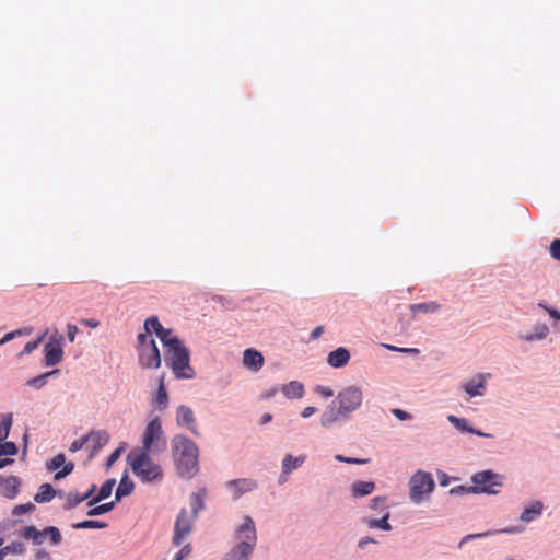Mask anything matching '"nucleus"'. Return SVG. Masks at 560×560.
Wrapping results in <instances>:
<instances>
[{"label": "nucleus", "instance_id": "1", "mask_svg": "<svg viewBox=\"0 0 560 560\" xmlns=\"http://www.w3.org/2000/svg\"><path fill=\"white\" fill-rule=\"evenodd\" d=\"M363 401L362 389L358 386H348L341 389L336 399L320 416V424L330 428L337 422L346 421L350 415L357 411Z\"/></svg>", "mask_w": 560, "mask_h": 560}, {"label": "nucleus", "instance_id": "2", "mask_svg": "<svg viewBox=\"0 0 560 560\" xmlns=\"http://www.w3.org/2000/svg\"><path fill=\"white\" fill-rule=\"evenodd\" d=\"M173 455L180 476L191 478L198 471V447L184 435H175L172 440Z\"/></svg>", "mask_w": 560, "mask_h": 560}, {"label": "nucleus", "instance_id": "3", "mask_svg": "<svg viewBox=\"0 0 560 560\" xmlns=\"http://www.w3.org/2000/svg\"><path fill=\"white\" fill-rule=\"evenodd\" d=\"M237 544L226 553L224 560H249L257 542L255 523L246 516L235 533Z\"/></svg>", "mask_w": 560, "mask_h": 560}, {"label": "nucleus", "instance_id": "4", "mask_svg": "<svg viewBox=\"0 0 560 560\" xmlns=\"http://www.w3.org/2000/svg\"><path fill=\"white\" fill-rule=\"evenodd\" d=\"M165 363L176 378L191 380L195 377V370L190 365V352L184 343L166 349Z\"/></svg>", "mask_w": 560, "mask_h": 560}, {"label": "nucleus", "instance_id": "5", "mask_svg": "<svg viewBox=\"0 0 560 560\" xmlns=\"http://www.w3.org/2000/svg\"><path fill=\"white\" fill-rule=\"evenodd\" d=\"M128 460L135 475L143 482H152L162 479V468L150 458V454L132 451L128 455Z\"/></svg>", "mask_w": 560, "mask_h": 560}, {"label": "nucleus", "instance_id": "6", "mask_svg": "<svg viewBox=\"0 0 560 560\" xmlns=\"http://www.w3.org/2000/svg\"><path fill=\"white\" fill-rule=\"evenodd\" d=\"M138 361L142 369L153 370L161 366V354L156 342L148 334L138 335Z\"/></svg>", "mask_w": 560, "mask_h": 560}, {"label": "nucleus", "instance_id": "7", "mask_svg": "<svg viewBox=\"0 0 560 560\" xmlns=\"http://www.w3.org/2000/svg\"><path fill=\"white\" fill-rule=\"evenodd\" d=\"M471 481L474 483L472 487L465 489L464 487H458L457 489H452V493L457 492H474V493H490L495 494L499 492L497 487L500 488L502 486L501 476L491 471L483 470L475 474L471 477Z\"/></svg>", "mask_w": 560, "mask_h": 560}, {"label": "nucleus", "instance_id": "8", "mask_svg": "<svg viewBox=\"0 0 560 560\" xmlns=\"http://www.w3.org/2000/svg\"><path fill=\"white\" fill-rule=\"evenodd\" d=\"M166 448L161 420L155 417L145 427L142 436V450L139 453H159Z\"/></svg>", "mask_w": 560, "mask_h": 560}, {"label": "nucleus", "instance_id": "9", "mask_svg": "<svg viewBox=\"0 0 560 560\" xmlns=\"http://www.w3.org/2000/svg\"><path fill=\"white\" fill-rule=\"evenodd\" d=\"M410 500L415 503H421L428 499L434 489V480L430 472L417 470L409 481Z\"/></svg>", "mask_w": 560, "mask_h": 560}, {"label": "nucleus", "instance_id": "10", "mask_svg": "<svg viewBox=\"0 0 560 560\" xmlns=\"http://www.w3.org/2000/svg\"><path fill=\"white\" fill-rule=\"evenodd\" d=\"M20 535L31 540L34 545H42L47 536H49L52 544H60L62 537L59 529L55 526H48L43 530L37 529L35 526L30 525L21 529Z\"/></svg>", "mask_w": 560, "mask_h": 560}, {"label": "nucleus", "instance_id": "11", "mask_svg": "<svg viewBox=\"0 0 560 560\" xmlns=\"http://www.w3.org/2000/svg\"><path fill=\"white\" fill-rule=\"evenodd\" d=\"M196 518V515L189 513L186 509H182L174 526L172 540L175 546H180L184 539L191 533Z\"/></svg>", "mask_w": 560, "mask_h": 560}, {"label": "nucleus", "instance_id": "12", "mask_svg": "<svg viewBox=\"0 0 560 560\" xmlns=\"http://www.w3.org/2000/svg\"><path fill=\"white\" fill-rule=\"evenodd\" d=\"M63 338L62 336L51 337L49 342H47L44 347L45 352V364L47 366H52L58 364L63 357V350L61 347Z\"/></svg>", "mask_w": 560, "mask_h": 560}, {"label": "nucleus", "instance_id": "13", "mask_svg": "<svg viewBox=\"0 0 560 560\" xmlns=\"http://www.w3.org/2000/svg\"><path fill=\"white\" fill-rule=\"evenodd\" d=\"M176 421H177V424H179V425H182V424L186 425L192 434H195V435L199 434L197 427H196L195 415L190 407L185 406V405L178 406L176 409Z\"/></svg>", "mask_w": 560, "mask_h": 560}, {"label": "nucleus", "instance_id": "14", "mask_svg": "<svg viewBox=\"0 0 560 560\" xmlns=\"http://www.w3.org/2000/svg\"><path fill=\"white\" fill-rule=\"evenodd\" d=\"M21 483L22 481L18 476H0V491L7 499L12 500L19 494Z\"/></svg>", "mask_w": 560, "mask_h": 560}, {"label": "nucleus", "instance_id": "15", "mask_svg": "<svg viewBox=\"0 0 560 560\" xmlns=\"http://www.w3.org/2000/svg\"><path fill=\"white\" fill-rule=\"evenodd\" d=\"M61 466H63L62 470L57 471L55 474L56 480H60V479L65 478L66 476L70 475L74 469V465L72 463L66 464V457L63 454L56 455L49 463L48 469L51 471H55L58 468H60Z\"/></svg>", "mask_w": 560, "mask_h": 560}, {"label": "nucleus", "instance_id": "16", "mask_svg": "<svg viewBox=\"0 0 560 560\" xmlns=\"http://www.w3.org/2000/svg\"><path fill=\"white\" fill-rule=\"evenodd\" d=\"M89 442H91V453L89 458L92 459L100 450L109 441V434L104 430L92 431L88 434Z\"/></svg>", "mask_w": 560, "mask_h": 560}, {"label": "nucleus", "instance_id": "17", "mask_svg": "<svg viewBox=\"0 0 560 560\" xmlns=\"http://www.w3.org/2000/svg\"><path fill=\"white\" fill-rule=\"evenodd\" d=\"M264 357L262 354L255 349H246L243 354V364L254 371H259L264 365Z\"/></svg>", "mask_w": 560, "mask_h": 560}, {"label": "nucleus", "instance_id": "18", "mask_svg": "<svg viewBox=\"0 0 560 560\" xmlns=\"http://www.w3.org/2000/svg\"><path fill=\"white\" fill-rule=\"evenodd\" d=\"M350 360V352L343 347H339L331 351L327 357V363L336 369L342 368L348 364Z\"/></svg>", "mask_w": 560, "mask_h": 560}, {"label": "nucleus", "instance_id": "19", "mask_svg": "<svg viewBox=\"0 0 560 560\" xmlns=\"http://www.w3.org/2000/svg\"><path fill=\"white\" fill-rule=\"evenodd\" d=\"M305 456L293 457L291 454L284 456L282 460V474L280 476V482L287 481V476L294 469L299 468L304 462Z\"/></svg>", "mask_w": 560, "mask_h": 560}, {"label": "nucleus", "instance_id": "20", "mask_svg": "<svg viewBox=\"0 0 560 560\" xmlns=\"http://www.w3.org/2000/svg\"><path fill=\"white\" fill-rule=\"evenodd\" d=\"M464 390L470 396H482L486 389V380L482 374L477 375L471 381L463 385Z\"/></svg>", "mask_w": 560, "mask_h": 560}, {"label": "nucleus", "instance_id": "21", "mask_svg": "<svg viewBox=\"0 0 560 560\" xmlns=\"http://www.w3.org/2000/svg\"><path fill=\"white\" fill-rule=\"evenodd\" d=\"M281 392L289 398H302L304 395V386L298 381H291L288 384L282 385Z\"/></svg>", "mask_w": 560, "mask_h": 560}, {"label": "nucleus", "instance_id": "22", "mask_svg": "<svg viewBox=\"0 0 560 560\" xmlns=\"http://www.w3.org/2000/svg\"><path fill=\"white\" fill-rule=\"evenodd\" d=\"M375 489L373 481H355L351 485V494L353 498H360L371 494Z\"/></svg>", "mask_w": 560, "mask_h": 560}, {"label": "nucleus", "instance_id": "23", "mask_svg": "<svg viewBox=\"0 0 560 560\" xmlns=\"http://www.w3.org/2000/svg\"><path fill=\"white\" fill-rule=\"evenodd\" d=\"M168 404V396L164 384V375L159 378V386L154 399V406L159 410H164Z\"/></svg>", "mask_w": 560, "mask_h": 560}, {"label": "nucleus", "instance_id": "24", "mask_svg": "<svg viewBox=\"0 0 560 560\" xmlns=\"http://www.w3.org/2000/svg\"><path fill=\"white\" fill-rule=\"evenodd\" d=\"M56 494L57 491L50 483H43L34 495V501L37 503H47L50 502Z\"/></svg>", "mask_w": 560, "mask_h": 560}, {"label": "nucleus", "instance_id": "25", "mask_svg": "<svg viewBox=\"0 0 560 560\" xmlns=\"http://www.w3.org/2000/svg\"><path fill=\"white\" fill-rule=\"evenodd\" d=\"M115 483H116V480H115V479H108V480H106V481L102 485V487H101V489H100V491H98L97 495H96V497H94V498H92V499L89 501V503H88V504H89L90 506H92V505H94L95 503L101 502V501H103V500L107 499V498L112 494V491H113V488H114Z\"/></svg>", "mask_w": 560, "mask_h": 560}, {"label": "nucleus", "instance_id": "26", "mask_svg": "<svg viewBox=\"0 0 560 560\" xmlns=\"http://www.w3.org/2000/svg\"><path fill=\"white\" fill-rule=\"evenodd\" d=\"M158 337L166 349H172L173 347H177L183 343L182 340L174 336L172 330L167 328H163Z\"/></svg>", "mask_w": 560, "mask_h": 560}, {"label": "nucleus", "instance_id": "27", "mask_svg": "<svg viewBox=\"0 0 560 560\" xmlns=\"http://www.w3.org/2000/svg\"><path fill=\"white\" fill-rule=\"evenodd\" d=\"M205 495H206L205 490H200L199 492L192 493L190 495V500H189L190 511H188L189 513H191L196 516L198 515L199 511H201L205 508V502H203Z\"/></svg>", "mask_w": 560, "mask_h": 560}, {"label": "nucleus", "instance_id": "28", "mask_svg": "<svg viewBox=\"0 0 560 560\" xmlns=\"http://www.w3.org/2000/svg\"><path fill=\"white\" fill-rule=\"evenodd\" d=\"M409 308L413 315L417 314L418 312L436 313L438 311H440L441 305L438 304L436 302L431 301V302L411 304Z\"/></svg>", "mask_w": 560, "mask_h": 560}, {"label": "nucleus", "instance_id": "29", "mask_svg": "<svg viewBox=\"0 0 560 560\" xmlns=\"http://www.w3.org/2000/svg\"><path fill=\"white\" fill-rule=\"evenodd\" d=\"M13 423L12 413H2L0 417V442H3L9 436Z\"/></svg>", "mask_w": 560, "mask_h": 560}, {"label": "nucleus", "instance_id": "30", "mask_svg": "<svg viewBox=\"0 0 560 560\" xmlns=\"http://www.w3.org/2000/svg\"><path fill=\"white\" fill-rule=\"evenodd\" d=\"M133 482L128 480L127 478H122L117 487L115 493V501H120L121 498L129 495L133 490Z\"/></svg>", "mask_w": 560, "mask_h": 560}, {"label": "nucleus", "instance_id": "31", "mask_svg": "<svg viewBox=\"0 0 560 560\" xmlns=\"http://www.w3.org/2000/svg\"><path fill=\"white\" fill-rule=\"evenodd\" d=\"M542 512V504L535 502L532 506L526 508L521 514L520 518L523 522H530Z\"/></svg>", "mask_w": 560, "mask_h": 560}, {"label": "nucleus", "instance_id": "32", "mask_svg": "<svg viewBox=\"0 0 560 560\" xmlns=\"http://www.w3.org/2000/svg\"><path fill=\"white\" fill-rule=\"evenodd\" d=\"M549 329L546 325H537L534 332L522 336L521 338L525 341L542 340L546 338Z\"/></svg>", "mask_w": 560, "mask_h": 560}, {"label": "nucleus", "instance_id": "33", "mask_svg": "<svg viewBox=\"0 0 560 560\" xmlns=\"http://www.w3.org/2000/svg\"><path fill=\"white\" fill-rule=\"evenodd\" d=\"M89 500V494H80L78 492H71L66 498V503L63 505L65 510H72L81 502Z\"/></svg>", "mask_w": 560, "mask_h": 560}, {"label": "nucleus", "instance_id": "34", "mask_svg": "<svg viewBox=\"0 0 560 560\" xmlns=\"http://www.w3.org/2000/svg\"><path fill=\"white\" fill-rule=\"evenodd\" d=\"M33 330H34L33 327L28 326V327H23V328L10 331V332L5 334L2 339H0V345H4V343L13 340L16 337L28 336L33 332Z\"/></svg>", "mask_w": 560, "mask_h": 560}, {"label": "nucleus", "instance_id": "35", "mask_svg": "<svg viewBox=\"0 0 560 560\" xmlns=\"http://www.w3.org/2000/svg\"><path fill=\"white\" fill-rule=\"evenodd\" d=\"M58 373V370H52L50 372H46L44 374H40L36 377L30 378L26 384L34 388H42L47 383V378L51 376L52 374Z\"/></svg>", "mask_w": 560, "mask_h": 560}, {"label": "nucleus", "instance_id": "36", "mask_svg": "<svg viewBox=\"0 0 560 560\" xmlns=\"http://www.w3.org/2000/svg\"><path fill=\"white\" fill-rule=\"evenodd\" d=\"M163 328L156 316H151L144 322V334H148V336H150L152 331L158 336Z\"/></svg>", "mask_w": 560, "mask_h": 560}, {"label": "nucleus", "instance_id": "37", "mask_svg": "<svg viewBox=\"0 0 560 560\" xmlns=\"http://www.w3.org/2000/svg\"><path fill=\"white\" fill-rule=\"evenodd\" d=\"M447 420H448V421H450V422H451V423H452V424H453L457 430H459V431H462V432H468V433L474 432V428L469 427V425L467 424L466 419H464V418H458V417H456V416L451 415V416H448V417H447Z\"/></svg>", "mask_w": 560, "mask_h": 560}, {"label": "nucleus", "instance_id": "38", "mask_svg": "<svg viewBox=\"0 0 560 560\" xmlns=\"http://www.w3.org/2000/svg\"><path fill=\"white\" fill-rule=\"evenodd\" d=\"M389 513L387 512L382 518L380 520H370L368 522L369 527L371 528H380L383 530H390L392 525L388 523Z\"/></svg>", "mask_w": 560, "mask_h": 560}, {"label": "nucleus", "instance_id": "39", "mask_svg": "<svg viewBox=\"0 0 560 560\" xmlns=\"http://www.w3.org/2000/svg\"><path fill=\"white\" fill-rule=\"evenodd\" d=\"M116 504V501L107 502L97 506H94L88 511L89 516H96L110 512Z\"/></svg>", "mask_w": 560, "mask_h": 560}, {"label": "nucleus", "instance_id": "40", "mask_svg": "<svg viewBox=\"0 0 560 560\" xmlns=\"http://www.w3.org/2000/svg\"><path fill=\"white\" fill-rule=\"evenodd\" d=\"M230 487H240L238 492H245L256 487V482L252 479L233 480L229 482Z\"/></svg>", "mask_w": 560, "mask_h": 560}, {"label": "nucleus", "instance_id": "41", "mask_svg": "<svg viewBox=\"0 0 560 560\" xmlns=\"http://www.w3.org/2000/svg\"><path fill=\"white\" fill-rule=\"evenodd\" d=\"M72 527L75 529L105 528L107 527V524L100 521L89 520L73 524Z\"/></svg>", "mask_w": 560, "mask_h": 560}, {"label": "nucleus", "instance_id": "42", "mask_svg": "<svg viewBox=\"0 0 560 560\" xmlns=\"http://www.w3.org/2000/svg\"><path fill=\"white\" fill-rule=\"evenodd\" d=\"M18 453V446L13 442H0V456H14Z\"/></svg>", "mask_w": 560, "mask_h": 560}, {"label": "nucleus", "instance_id": "43", "mask_svg": "<svg viewBox=\"0 0 560 560\" xmlns=\"http://www.w3.org/2000/svg\"><path fill=\"white\" fill-rule=\"evenodd\" d=\"M35 509H36V506L32 502H27V503H24V504H19V505L13 508L12 515L13 516H20V515L25 514V513H31V512L35 511Z\"/></svg>", "mask_w": 560, "mask_h": 560}, {"label": "nucleus", "instance_id": "44", "mask_svg": "<svg viewBox=\"0 0 560 560\" xmlns=\"http://www.w3.org/2000/svg\"><path fill=\"white\" fill-rule=\"evenodd\" d=\"M44 338H45V334L43 336L38 337L34 341H28L24 346L21 354H30V353H32L34 350H36L39 347V345L43 342Z\"/></svg>", "mask_w": 560, "mask_h": 560}, {"label": "nucleus", "instance_id": "45", "mask_svg": "<svg viewBox=\"0 0 560 560\" xmlns=\"http://www.w3.org/2000/svg\"><path fill=\"white\" fill-rule=\"evenodd\" d=\"M8 553L23 555L25 552V547L22 542L14 541L4 547Z\"/></svg>", "mask_w": 560, "mask_h": 560}, {"label": "nucleus", "instance_id": "46", "mask_svg": "<svg viewBox=\"0 0 560 560\" xmlns=\"http://www.w3.org/2000/svg\"><path fill=\"white\" fill-rule=\"evenodd\" d=\"M89 442V438H88V434L84 435V436H81L80 439L78 440H74L71 445H70V452L74 453V452H78L80 450H82L84 447V445Z\"/></svg>", "mask_w": 560, "mask_h": 560}, {"label": "nucleus", "instance_id": "47", "mask_svg": "<svg viewBox=\"0 0 560 560\" xmlns=\"http://www.w3.org/2000/svg\"><path fill=\"white\" fill-rule=\"evenodd\" d=\"M550 255L553 259L560 261V240H553L550 244Z\"/></svg>", "mask_w": 560, "mask_h": 560}, {"label": "nucleus", "instance_id": "48", "mask_svg": "<svg viewBox=\"0 0 560 560\" xmlns=\"http://www.w3.org/2000/svg\"><path fill=\"white\" fill-rule=\"evenodd\" d=\"M335 458L338 462L347 463V464H366L369 462V459L351 458V457H346L343 455H336Z\"/></svg>", "mask_w": 560, "mask_h": 560}, {"label": "nucleus", "instance_id": "49", "mask_svg": "<svg viewBox=\"0 0 560 560\" xmlns=\"http://www.w3.org/2000/svg\"><path fill=\"white\" fill-rule=\"evenodd\" d=\"M493 533L492 532H485V533H478V534H469V535H466L462 541L459 542V546H462L464 542L468 541V540H471V539H475V538H482V537H487L489 535H492Z\"/></svg>", "mask_w": 560, "mask_h": 560}, {"label": "nucleus", "instance_id": "50", "mask_svg": "<svg viewBox=\"0 0 560 560\" xmlns=\"http://www.w3.org/2000/svg\"><path fill=\"white\" fill-rule=\"evenodd\" d=\"M191 552V545L186 544L183 546V548L176 553L174 560H183L185 557H187Z\"/></svg>", "mask_w": 560, "mask_h": 560}, {"label": "nucleus", "instance_id": "51", "mask_svg": "<svg viewBox=\"0 0 560 560\" xmlns=\"http://www.w3.org/2000/svg\"><path fill=\"white\" fill-rule=\"evenodd\" d=\"M279 392V388L277 386H273L272 388L270 389H267V390H264L261 394H260V399L261 400H269L271 399L273 396H276V394Z\"/></svg>", "mask_w": 560, "mask_h": 560}, {"label": "nucleus", "instance_id": "52", "mask_svg": "<svg viewBox=\"0 0 560 560\" xmlns=\"http://www.w3.org/2000/svg\"><path fill=\"white\" fill-rule=\"evenodd\" d=\"M78 331H79V329L75 325H73V324L67 325V336H68V339L70 342L74 341Z\"/></svg>", "mask_w": 560, "mask_h": 560}, {"label": "nucleus", "instance_id": "53", "mask_svg": "<svg viewBox=\"0 0 560 560\" xmlns=\"http://www.w3.org/2000/svg\"><path fill=\"white\" fill-rule=\"evenodd\" d=\"M121 451L122 448L119 447L109 455L106 463L107 468L112 467L114 463L120 457Z\"/></svg>", "mask_w": 560, "mask_h": 560}, {"label": "nucleus", "instance_id": "54", "mask_svg": "<svg viewBox=\"0 0 560 560\" xmlns=\"http://www.w3.org/2000/svg\"><path fill=\"white\" fill-rule=\"evenodd\" d=\"M393 415L398 418L399 420L404 421V420H409L411 418V415L408 413L407 411L405 410H401V409H398V408H395L392 410Z\"/></svg>", "mask_w": 560, "mask_h": 560}, {"label": "nucleus", "instance_id": "55", "mask_svg": "<svg viewBox=\"0 0 560 560\" xmlns=\"http://www.w3.org/2000/svg\"><path fill=\"white\" fill-rule=\"evenodd\" d=\"M384 504H385V498H382V497H375V498L371 501V509H373V510L383 509V508H384Z\"/></svg>", "mask_w": 560, "mask_h": 560}, {"label": "nucleus", "instance_id": "56", "mask_svg": "<svg viewBox=\"0 0 560 560\" xmlns=\"http://www.w3.org/2000/svg\"><path fill=\"white\" fill-rule=\"evenodd\" d=\"M316 392L325 398L331 397L334 395V392L326 386H317Z\"/></svg>", "mask_w": 560, "mask_h": 560}, {"label": "nucleus", "instance_id": "57", "mask_svg": "<svg viewBox=\"0 0 560 560\" xmlns=\"http://www.w3.org/2000/svg\"><path fill=\"white\" fill-rule=\"evenodd\" d=\"M386 347L389 350L405 352V353H410V352L418 353L419 352V350L415 349V348H398L395 346H386Z\"/></svg>", "mask_w": 560, "mask_h": 560}, {"label": "nucleus", "instance_id": "58", "mask_svg": "<svg viewBox=\"0 0 560 560\" xmlns=\"http://www.w3.org/2000/svg\"><path fill=\"white\" fill-rule=\"evenodd\" d=\"M323 326H317L313 329V331L311 332V338L313 340L315 339H318L320 337V335L323 334Z\"/></svg>", "mask_w": 560, "mask_h": 560}, {"label": "nucleus", "instance_id": "59", "mask_svg": "<svg viewBox=\"0 0 560 560\" xmlns=\"http://www.w3.org/2000/svg\"><path fill=\"white\" fill-rule=\"evenodd\" d=\"M316 411V408L315 407H312V406H308V407H305L302 411V417L303 418H308L311 417L313 413H315Z\"/></svg>", "mask_w": 560, "mask_h": 560}, {"label": "nucleus", "instance_id": "60", "mask_svg": "<svg viewBox=\"0 0 560 560\" xmlns=\"http://www.w3.org/2000/svg\"><path fill=\"white\" fill-rule=\"evenodd\" d=\"M370 542H374V539L372 537H370V536L362 537L359 540V547L364 548Z\"/></svg>", "mask_w": 560, "mask_h": 560}, {"label": "nucleus", "instance_id": "61", "mask_svg": "<svg viewBox=\"0 0 560 560\" xmlns=\"http://www.w3.org/2000/svg\"><path fill=\"white\" fill-rule=\"evenodd\" d=\"M546 310L548 311L549 315L552 317V318H556V319H560V313L555 310V308H547Z\"/></svg>", "mask_w": 560, "mask_h": 560}, {"label": "nucleus", "instance_id": "62", "mask_svg": "<svg viewBox=\"0 0 560 560\" xmlns=\"http://www.w3.org/2000/svg\"><path fill=\"white\" fill-rule=\"evenodd\" d=\"M272 420V416L270 413H265L261 418L260 424H267Z\"/></svg>", "mask_w": 560, "mask_h": 560}, {"label": "nucleus", "instance_id": "63", "mask_svg": "<svg viewBox=\"0 0 560 560\" xmlns=\"http://www.w3.org/2000/svg\"><path fill=\"white\" fill-rule=\"evenodd\" d=\"M84 324L91 328H96L98 326V322L95 319H88Z\"/></svg>", "mask_w": 560, "mask_h": 560}, {"label": "nucleus", "instance_id": "64", "mask_svg": "<svg viewBox=\"0 0 560 560\" xmlns=\"http://www.w3.org/2000/svg\"><path fill=\"white\" fill-rule=\"evenodd\" d=\"M13 463V459L11 458H3V459H0V469L5 467L7 465L9 464H12Z\"/></svg>", "mask_w": 560, "mask_h": 560}]
</instances>
